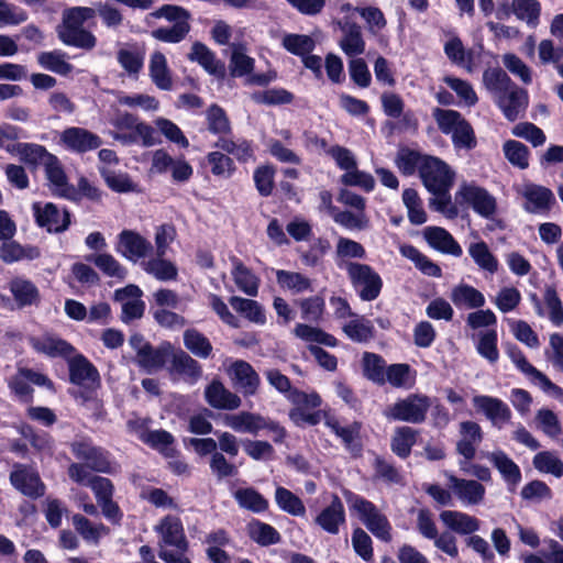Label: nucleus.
<instances>
[{"mask_svg":"<svg viewBox=\"0 0 563 563\" xmlns=\"http://www.w3.org/2000/svg\"><path fill=\"white\" fill-rule=\"evenodd\" d=\"M184 344L194 355L207 358L212 352V345L207 336L196 329H188L184 332Z\"/></svg>","mask_w":563,"mask_h":563,"instance_id":"6e6d98bb","label":"nucleus"},{"mask_svg":"<svg viewBox=\"0 0 563 563\" xmlns=\"http://www.w3.org/2000/svg\"><path fill=\"white\" fill-rule=\"evenodd\" d=\"M142 267L147 274L161 282L175 280L178 275L177 267L165 260L164 256L156 255V257L143 262Z\"/></svg>","mask_w":563,"mask_h":563,"instance_id":"a19ab883","label":"nucleus"},{"mask_svg":"<svg viewBox=\"0 0 563 563\" xmlns=\"http://www.w3.org/2000/svg\"><path fill=\"white\" fill-rule=\"evenodd\" d=\"M216 146L233 155L238 161L247 162L253 157V148L246 140H232L225 136L219 137Z\"/></svg>","mask_w":563,"mask_h":563,"instance_id":"864d4df0","label":"nucleus"},{"mask_svg":"<svg viewBox=\"0 0 563 563\" xmlns=\"http://www.w3.org/2000/svg\"><path fill=\"white\" fill-rule=\"evenodd\" d=\"M430 406L431 402L428 396L411 394L389 406L385 416L393 420L421 423L426 420Z\"/></svg>","mask_w":563,"mask_h":563,"instance_id":"20e7f679","label":"nucleus"},{"mask_svg":"<svg viewBox=\"0 0 563 563\" xmlns=\"http://www.w3.org/2000/svg\"><path fill=\"white\" fill-rule=\"evenodd\" d=\"M68 360L69 378L73 384L93 387L100 384V375L96 366L84 355L77 354Z\"/></svg>","mask_w":563,"mask_h":563,"instance_id":"f3484780","label":"nucleus"},{"mask_svg":"<svg viewBox=\"0 0 563 563\" xmlns=\"http://www.w3.org/2000/svg\"><path fill=\"white\" fill-rule=\"evenodd\" d=\"M67 54L62 51L43 52L38 54V64L53 73L67 76L71 73L73 66L66 60Z\"/></svg>","mask_w":563,"mask_h":563,"instance_id":"de8ad7c7","label":"nucleus"},{"mask_svg":"<svg viewBox=\"0 0 563 563\" xmlns=\"http://www.w3.org/2000/svg\"><path fill=\"white\" fill-rule=\"evenodd\" d=\"M59 143L71 152L86 153L98 148L102 141L97 134L84 128L71 126L60 133Z\"/></svg>","mask_w":563,"mask_h":563,"instance_id":"ddd939ff","label":"nucleus"},{"mask_svg":"<svg viewBox=\"0 0 563 563\" xmlns=\"http://www.w3.org/2000/svg\"><path fill=\"white\" fill-rule=\"evenodd\" d=\"M454 172L442 159L426 156L421 165L420 178L430 192H446L454 181Z\"/></svg>","mask_w":563,"mask_h":563,"instance_id":"39448f33","label":"nucleus"},{"mask_svg":"<svg viewBox=\"0 0 563 563\" xmlns=\"http://www.w3.org/2000/svg\"><path fill=\"white\" fill-rule=\"evenodd\" d=\"M71 520L76 531L89 543L98 544L100 538L109 533L108 527L102 523L93 525L81 515H74Z\"/></svg>","mask_w":563,"mask_h":563,"instance_id":"49530a36","label":"nucleus"},{"mask_svg":"<svg viewBox=\"0 0 563 563\" xmlns=\"http://www.w3.org/2000/svg\"><path fill=\"white\" fill-rule=\"evenodd\" d=\"M503 151L511 165L520 169L528 168L529 150L523 143L514 140L506 141L503 145Z\"/></svg>","mask_w":563,"mask_h":563,"instance_id":"338daca9","label":"nucleus"},{"mask_svg":"<svg viewBox=\"0 0 563 563\" xmlns=\"http://www.w3.org/2000/svg\"><path fill=\"white\" fill-rule=\"evenodd\" d=\"M472 401L475 409L482 412L497 429H503L511 419L510 408L499 398L477 395L473 397Z\"/></svg>","mask_w":563,"mask_h":563,"instance_id":"9d476101","label":"nucleus"},{"mask_svg":"<svg viewBox=\"0 0 563 563\" xmlns=\"http://www.w3.org/2000/svg\"><path fill=\"white\" fill-rule=\"evenodd\" d=\"M483 82L495 99L516 85L500 68H488L483 74Z\"/></svg>","mask_w":563,"mask_h":563,"instance_id":"8fccbe9b","label":"nucleus"},{"mask_svg":"<svg viewBox=\"0 0 563 563\" xmlns=\"http://www.w3.org/2000/svg\"><path fill=\"white\" fill-rule=\"evenodd\" d=\"M205 399L208 405L219 410H235L242 400L241 398L230 391L220 380H212L205 389Z\"/></svg>","mask_w":563,"mask_h":563,"instance_id":"412c9836","label":"nucleus"},{"mask_svg":"<svg viewBox=\"0 0 563 563\" xmlns=\"http://www.w3.org/2000/svg\"><path fill=\"white\" fill-rule=\"evenodd\" d=\"M460 439L456 442V452L471 461L476 455V450L483 441V431L481 426L474 421H463L460 423Z\"/></svg>","mask_w":563,"mask_h":563,"instance_id":"a211bd4d","label":"nucleus"},{"mask_svg":"<svg viewBox=\"0 0 563 563\" xmlns=\"http://www.w3.org/2000/svg\"><path fill=\"white\" fill-rule=\"evenodd\" d=\"M386 383L396 388H407L413 384L411 367L405 363L391 364L386 368Z\"/></svg>","mask_w":563,"mask_h":563,"instance_id":"69168bd1","label":"nucleus"},{"mask_svg":"<svg viewBox=\"0 0 563 563\" xmlns=\"http://www.w3.org/2000/svg\"><path fill=\"white\" fill-rule=\"evenodd\" d=\"M40 256V251L35 246L21 245L14 240H4L0 246V258L11 264L22 260H35Z\"/></svg>","mask_w":563,"mask_h":563,"instance_id":"f704fd0d","label":"nucleus"},{"mask_svg":"<svg viewBox=\"0 0 563 563\" xmlns=\"http://www.w3.org/2000/svg\"><path fill=\"white\" fill-rule=\"evenodd\" d=\"M366 251L364 246L349 238L340 236L336 242L334 262L339 269L349 271L350 266L360 265L352 260H364Z\"/></svg>","mask_w":563,"mask_h":563,"instance_id":"4be33fe9","label":"nucleus"},{"mask_svg":"<svg viewBox=\"0 0 563 563\" xmlns=\"http://www.w3.org/2000/svg\"><path fill=\"white\" fill-rule=\"evenodd\" d=\"M114 139L122 142L123 144H133L141 141L144 146H153L158 143L155 137L154 129L151 125L140 121L137 122L133 132L118 133L114 135Z\"/></svg>","mask_w":563,"mask_h":563,"instance_id":"3c124183","label":"nucleus"},{"mask_svg":"<svg viewBox=\"0 0 563 563\" xmlns=\"http://www.w3.org/2000/svg\"><path fill=\"white\" fill-rule=\"evenodd\" d=\"M452 494L466 506L479 505L485 497V487L475 479L460 478L449 472L444 473Z\"/></svg>","mask_w":563,"mask_h":563,"instance_id":"9b49d317","label":"nucleus"},{"mask_svg":"<svg viewBox=\"0 0 563 563\" xmlns=\"http://www.w3.org/2000/svg\"><path fill=\"white\" fill-rule=\"evenodd\" d=\"M314 522L330 534L339 533L340 527L345 523V510L336 495H333L330 505L316 517Z\"/></svg>","mask_w":563,"mask_h":563,"instance_id":"5701e85b","label":"nucleus"},{"mask_svg":"<svg viewBox=\"0 0 563 563\" xmlns=\"http://www.w3.org/2000/svg\"><path fill=\"white\" fill-rule=\"evenodd\" d=\"M30 345L37 353L48 357L69 358L75 353V347L70 343L51 334L32 336Z\"/></svg>","mask_w":563,"mask_h":563,"instance_id":"6ab92c4d","label":"nucleus"},{"mask_svg":"<svg viewBox=\"0 0 563 563\" xmlns=\"http://www.w3.org/2000/svg\"><path fill=\"white\" fill-rule=\"evenodd\" d=\"M402 201L408 211V219L412 224L420 225L427 221V214L422 208V201L415 189H405L402 192Z\"/></svg>","mask_w":563,"mask_h":563,"instance_id":"052dcab7","label":"nucleus"},{"mask_svg":"<svg viewBox=\"0 0 563 563\" xmlns=\"http://www.w3.org/2000/svg\"><path fill=\"white\" fill-rule=\"evenodd\" d=\"M10 291L15 301L21 306H31L38 300V290L36 286L24 278H14L10 283Z\"/></svg>","mask_w":563,"mask_h":563,"instance_id":"09e8293b","label":"nucleus"},{"mask_svg":"<svg viewBox=\"0 0 563 563\" xmlns=\"http://www.w3.org/2000/svg\"><path fill=\"white\" fill-rule=\"evenodd\" d=\"M294 334L300 340L309 343H319L324 344L327 346H335L338 341L336 339L322 331L319 328H314L308 324L298 323L294 329Z\"/></svg>","mask_w":563,"mask_h":563,"instance_id":"5fc2aeb1","label":"nucleus"},{"mask_svg":"<svg viewBox=\"0 0 563 563\" xmlns=\"http://www.w3.org/2000/svg\"><path fill=\"white\" fill-rule=\"evenodd\" d=\"M275 501L282 510L289 515L301 517L306 514L305 505L300 498L285 487L276 488Z\"/></svg>","mask_w":563,"mask_h":563,"instance_id":"13d9d810","label":"nucleus"},{"mask_svg":"<svg viewBox=\"0 0 563 563\" xmlns=\"http://www.w3.org/2000/svg\"><path fill=\"white\" fill-rule=\"evenodd\" d=\"M86 260L93 263L108 277L123 280L128 275L126 268L109 253L91 254Z\"/></svg>","mask_w":563,"mask_h":563,"instance_id":"58836bf2","label":"nucleus"},{"mask_svg":"<svg viewBox=\"0 0 563 563\" xmlns=\"http://www.w3.org/2000/svg\"><path fill=\"white\" fill-rule=\"evenodd\" d=\"M496 103L507 120L516 121L528 107V93L525 89L514 85L496 98Z\"/></svg>","mask_w":563,"mask_h":563,"instance_id":"dca6fc26","label":"nucleus"},{"mask_svg":"<svg viewBox=\"0 0 563 563\" xmlns=\"http://www.w3.org/2000/svg\"><path fill=\"white\" fill-rule=\"evenodd\" d=\"M282 46L288 53L303 57L314 49L316 42L307 34L285 33L282 37Z\"/></svg>","mask_w":563,"mask_h":563,"instance_id":"c03bdc74","label":"nucleus"},{"mask_svg":"<svg viewBox=\"0 0 563 563\" xmlns=\"http://www.w3.org/2000/svg\"><path fill=\"white\" fill-rule=\"evenodd\" d=\"M223 424L236 432L257 434L265 429V417L249 411L223 416Z\"/></svg>","mask_w":563,"mask_h":563,"instance_id":"a878e982","label":"nucleus"},{"mask_svg":"<svg viewBox=\"0 0 563 563\" xmlns=\"http://www.w3.org/2000/svg\"><path fill=\"white\" fill-rule=\"evenodd\" d=\"M399 252L404 257L410 260L422 274L431 277L442 276L440 266L433 263L413 245L402 244L399 246Z\"/></svg>","mask_w":563,"mask_h":563,"instance_id":"4c0bfd02","label":"nucleus"},{"mask_svg":"<svg viewBox=\"0 0 563 563\" xmlns=\"http://www.w3.org/2000/svg\"><path fill=\"white\" fill-rule=\"evenodd\" d=\"M342 37L339 42L341 49L345 55L354 57L365 52V41L362 29L355 22L345 21L340 23Z\"/></svg>","mask_w":563,"mask_h":563,"instance_id":"c85d7f7f","label":"nucleus"},{"mask_svg":"<svg viewBox=\"0 0 563 563\" xmlns=\"http://www.w3.org/2000/svg\"><path fill=\"white\" fill-rule=\"evenodd\" d=\"M33 212L36 223L48 232H64L69 227V212L66 209H59L52 202L44 205L41 202L33 203Z\"/></svg>","mask_w":563,"mask_h":563,"instance_id":"1a4fd4ad","label":"nucleus"},{"mask_svg":"<svg viewBox=\"0 0 563 563\" xmlns=\"http://www.w3.org/2000/svg\"><path fill=\"white\" fill-rule=\"evenodd\" d=\"M234 498L242 508L253 512L265 511L268 507V501L254 488L238 489Z\"/></svg>","mask_w":563,"mask_h":563,"instance_id":"680f3d73","label":"nucleus"},{"mask_svg":"<svg viewBox=\"0 0 563 563\" xmlns=\"http://www.w3.org/2000/svg\"><path fill=\"white\" fill-rule=\"evenodd\" d=\"M233 386L245 396L254 395L260 386V376L245 361L239 360L228 368Z\"/></svg>","mask_w":563,"mask_h":563,"instance_id":"4468645a","label":"nucleus"},{"mask_svg":"<svg viewBox=\"0 0 563 563\" xmlns=\"http://www.w3.org/2000/svg\"><path fill=\"white\" fill-rule=\"evenodd\" d=\"M512 13L530 26H537L541 14L538 0H512Z\"/></svg>","mask_w":563,"mask_h":563,"instance_id":"603ef678","label":"nucleus"},{"mask_svg":"<svg viewBox=\"0 0 563 563\" xmlns=\"http://www.w3.org/2000/svg\"><path fill=\"white\" fill-rule=\"evenodd\" d=\"M486 459L497 468L501 477L509 485H517L521 481L519 466L501 450L486 454Z\"/></svg>","mask_w":563,"mask_h":563,"instance_id":"473e14b6","label":"nucleus"},{"mask_svg":"<svg viewBox=\"0 0 563 563\" xmlns=\"http://www.w3.org/2000/svg\"><path fill=\"white\" fill-rule=\"evenodd\" d=\"M353 288L364 301L376 299L382 290L380 276L367 264L350 266L346 271Z\"/></svg>","mask_w":563,"mask_h":563,"instance_id":"423d86ee","label":"nucleus"},{"mask_svg":"<svg viewBox=\"0 0 563 563\" xmlns=\"http://www.w3.org/2000/svg\"><path fill=\"white\" fill-rule=\"evenodd\" d=\"M231 275L238 289L250 297L258 294L260 278L240 258L231 256Z\"/></svg>","mask_w":563,"mask_h":563,"instance_id":"bb28decb","label":"nucleus"},{"mask_svg":"<svg viewBox=\"0 0 563 563\" xmlns=\"http://www.w3.org/2000/svg\"><path fill=\"white\" fill-rule=\"evenodd\" d=\"M231 307L250 322L263 325L266 323L265 311L261 303L253 299L233 296L230 299Z\"/></svg>","mask_w":563,"mask_h":563,"instance_id":"e433bc0d","label":"nucleus"},{"mask_svg":"<svg viewBox=\"0 0 563 563\" xmlns=\"http://www.w3.org/2000/svg\"><path fill=\"white\" fill-rule=\"evenodd\" d=\"M249 533L252 540L264 547L276 544L280 540V534L274 527L258 520L250 522Z\"/></svg>","mask_w":563,"mask_h":563,"instance_id":"e2e57ef3","label":"nucleus"},{"mask_svg":"<svg viewBox=\"0 0 563 563\" xmlns=\"http://www.w3.org/2000/svg\"><path fill=\"white\" fill-rule=\"evenodd\" d=\"M150 77L154 85L161 90H172L173 79L165 55L155 51L152 53L148 63Z\"/></svg>","mask_w":563,"mask_h":563,"instance_id":"2f4dec72","label":"nucleus"},{"mask_svg":"<svg viewBox=\"0 0 563 563\" xmlns=\"http://www.w3.org/2000/svg\"><path fill=\"white\" fill-rule=\"evenodd\" d=\"M172 368L178 374L189 376L191 378H198L201 375V366L186 352L179 350L178 352H172Z\"/></svg>","mask_w":563,"mask_h":563,"instance_id":"bf43d9fd","label":"nucleus"},{"mask_svg":"<svg viewBox=\"0 0 563 563\" xmlns=\"http://www.w3.org/2000/svg\"><path fill=\"white\" fill-rule=\"evenodd\" d=\"M191 62H197L207 73L219 78L224 77V64L219 60L216 54L200 42H196L191 46V52L188 55Z\"/></svg>","mask_w":563,"mask_h":563,"instance_id":"c756f323","label":"nucleus"},{"mask_svg":"<svg viewBox=\"0 0 563 563\" xmlns=\"http://www.w3.org/2000/svg\"><path fill=\"white\" fill-rule=\"evenodd\" d=\"M440 519L448 529L459 534H473L481 527L476 517L457 510H443Z\"/></svg>","mask_w":563,"mask_h":563,"instance_id":"cd10ccee","label":"nucleus"},{"mask_svg":"<svg viewBox=\"0 0 563 563\" xmlns=\"http://www.w3.org/2000/svg\"><path fill=\"white\" fill-rule=\"evenodd\" d=\"M364 376L378 385L386 383V362L375 353L365 352L362 357Z\"/></svg>","mask_w":563,"mask_h":563,"instance_id":"37998d69","label":"nucleus"},{"mask_svg":"<svg viewBox=\"0 0 563 563\" xmlns=\"http://www.w3.org/2000/svg\"><path fill=\"white\" fill-rule=\"evenodd\" d=\"M416 443V431L410 427H400L395 431L391 450L399 457H407Z\"/></svg>","mask_w":563,"mask_h":563,"instance_id":"0e129e2a","label":"nucleus"},{"mask_svg":"<svg viewBox=\"0 0 563 563\" xmlns=\"http://www.w3.org/2000/svg\"><path fill=\"white\" fill-rule=\"evenodd\" d=\"M96 14L100 16L103 25L111 30L119 29L123 23L121 11L107 2H99L96 8L73 7L63 13L62 24L57 29L58 38L68 46L92 49L97 45V38L82 25Z\"/></svg>","mask_w":563,"mask_h":563,"instance_id":"f257e3e1","label":"nucleus"},{"mask_svg":"<svg viewBox=\"0 0 563 563\" xmlns=\"http://www.w3.org/2000/svg\"><path fill=\"white\" fill-rule=\"evenodd\" d=\"M509 356L517 368L521 371L531 380V383L539 386L543 391L551 393L556 396L563 395V389L553 384L547 377V375L531 365L520 350H510Z\"/></svg>","mask_w":563,"mask_h":563,"instance_id":"2eb2a0df","label":"nucleus"},{"mask_svg":"<svg viewBox=\"0 0 563 563\" xmlns=\"http://www.w3.org/2000/svg\"><path fill=\"white\" fill-rule=\"evenodd\" d=\"M154 531L159 538V549L166 547H173L178 551H186L188 549V541L186 539L183 522L177 516H165L154 527Z\"/></svg>","mask_w":563,"mask_h":563,"instance_id":"6e6552de","label":"nucleus"},{"mask_svg":"<svg viewBox=\"0 0 563 563\" xmlns=\"http://www.w3.org/2000/svg\"><path fill=\"white\" fill-rule=\"evenodd\" d=\"M455 201L466 205L483 218H493L497 210L496 198L475 183H463L455 192Z\"/></svg>","mask_w":563,"mask_h":563,"instance_id":"7ed1b4c3","label":"nucleus"},{"mask_svg":"<svg viewBox=\"0 0 563 563\" xmlns=\"http://www.w3.org/2000/svg\"><path fill=\"white\" fill-rule=\"evenodd\" d=\"M145 54L137 47L121 48L117 52V60L119 65L131 77L136 78L144 65Z\"/></svg>","mask_w":563,"mask_h":563,"instance_id":"79ce46f5","label":"nucleus"},{"mask_svg":"<svg viewBox=\"0 0 563 563\" xmlns=\"http://www.w3.org/2000/svg\"><path fill=\"white\" fill-rule=\"evenodd\" d=\"M190 29V23H174L172 26H162L153 30L151 36L159 42L177 44L186 38Z\"/></svg>","mask_w":563,"mask_h":563,"instance_id":"4d7b16f0","label":"nucleus"},{"mask_svg":"<svg viewBox=\"0 0 563 563\" xmlns=\"http://www.w3.org/2000/svg\"><path fill=\"white\" fill-rule=\"evenodd\" d=\"M10 483L21 494L33 499L45 494V485L41 481L37 471L25 464H13V470L10 473Z\"/></svg>","mask_w":563,"mask_h":563,"instance_id":"0eeeda50","label":"nucleus"},{"mask_svg":"<svg viewBox=\"0 0 563 563\" xmlns=\"http://www.w3.org/2000/svg\"><path fill=\"white\" fill-rule=\"evenodd\" d=\"M468 254L481 269L490 274H495L498 271V260L485 242L481 241L470 244Z\"/></svg>","mask_w":563,"mask_h":563,"instance_id":"a18cd8bd","label":"nucleus"},{"mask_svg":"<svg viewBox=\"0 0 563 563\" xmlns=\"http://www.w3.org/2000/svg\"><path fill=\"white\" fill-rule=\"evenodd\" d=\"M276 280L280 288L294 294L313 290L311 279L298 272L278 269L276 271Z\"/></svg>","mask_w":563,"mask_h":563,"instance_id":"c9c22d12","label":"nucleus"},{"mask_svg":"<svg viewBox=\"0 0 563 563\" xmlns=\"http://www.w3.org/2000/svg\"><path fill=\"white\" fill-rule=\"evenodd\" d=\"M521 195L526 199L525 209L531 213L548 212L555 201V197L549 188L536 184H526Z\"/></svg>","mask_w":563,"mask_h":563,"instance_id":"aec40b11","label":"nucleus"},{"mask_svg":"<svg viewBox=\"0 0 563 563\" xmlns=\"http://www.w3.org/2000/svg\"><path fill=\"white\" fill-rule=\"evenodd\" d=\"M349 509L378 539L388 542L391 539V526L387 517L369 500L350 490L344 492Z\"/></svg>","mask_w":563,"mask_h":563,"instance_id":"f03ea898","label":"nucleus"},{"mask_svg":"<svg viewBox=\"0 0 563 563\" xmlns=\"http://www.w3.org/2000/svg\"><path fill=\"white\" fill-rule=\"evenodd\" d=\"M46 177L53 188V191L64 198L75 199L76 189L69 185L65 172L58 161L53 155L48 157V161L44 164Z\"/></svg>","mask_w":563,"mask_h":563,"instance_id":"393cba45","label":"nucleus"},{"mask_svg":"<svg viewBox=\"0 0 563 563\" xmlns=\"http://www.w3.org/2000/svg\"><path fill=\"white\" fill-rule=\"evenodd\" d=\"M170 345H161L153 349L152 345L136 356L137 364L148 373L162 368L170 356Z\"/></svg>","mask_w":563,"mask_h":563,"instance_id":"ea45409f","label":"nucleus"},{"mask_svg":"<svg viewBox=\"0 0 563 563\" xmlns=\"http://www.w3.org/2000/svg\"><path fill=\"white\" fill-rule=\"evenodd\" d=\"M427 155H422L419 152L402 148L398 152L395 163L398 169L404 175H412L417 169L421 170V165L424 162Z\"/></svg>","mask_w":563,"mask_h":563,"instance_id":"774afa93","label":"nucleus"},{"mask_svg":"<svg viewBox=\"0 0 563 563\" xmlns=\"http://www.w3.org/2000/svg\"><path fill=\"white\" fill-rule=\"evenodd\" d=\"M450 299L457 308L478 309L485 305L484 295L475 287L463 283L452 288Z\"/></svg>","mask_w":563,"mask_h":563,"instance_id":"7c9ffc66","label":"nucleus"},{"mask_svg":"<svg viewBox=\"0 0 563 563\" xmlns=\"http://www.w3.org/2000/svg\"><path fill=\"white\" fill-rule=\"evenodd\" d=\"M344 334L353 342L364 343L374 338L375 328L371 320L363 316L354 314L342 327Z\"/></svg>","mask_w":563,"mask_h":563,"instance_id":"72a5a7b5","label":"nucleus"},{"mask_svg":"<svg viewBox=\"0 0 563 563\" xmlns=\"http://www.w3.org/2000/svg\"><path fill=\"white\" fill-rule=\"evenodd\" d=\"M423 236L428 244L444 254L452 256H461L463 251L453 235L443 228L440 227H428L423 231Z\"/></svg>","mask_w":563,"mask_h":563,"instance_id":"b1692460","label":"nucleus"},{"mask_svg":"<svg viewBox=\"0 0 563 563\" xmlns=\"http://www.w3.org/2000/svg\"><path fill=\"white\" fill-rule=\"evenodd\" d=\"M152 250L151 242L133 230H123L118 235L115 251L129 261L144 258Z\"/></svg>","mask_w":563,"mask_h":563,"instance_id":"f8f14e48","label":"nucleus"}]
</instances>
